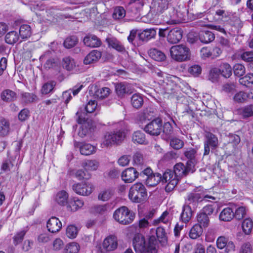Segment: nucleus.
Returning <instances> with one entry per match:
<instances>
[{"mask_svg":"<svg viewBox=\"0 0 253 253\" xmlns=\"http://www.w3.org/2000/svg\"><path fill=\"white\" fill-rule=\"evenodd\" d=\"M129 199L134 203H139L147 198V192L145 186L141 182L133 184L129 189Z\"/></svg>","mask_w":253,"mask_h":253,"instance_id":"obj_1","label":"nucleus"},{"mask_svg":"<svg viewBox=\"0 0 253 253\" xmlns=\"http://www.w3.org/2000/svg\"><path fill=\"white\" fill-rule=\"evenodd\" d=\"M133 245L136 253H152L156 251L155 247L140 234L135 235Z\"/></svg>","mask_w":253,"mask_h":253,"instance_id":"obj_2","label":"nucleus"},{"mask_svg":"<svg viewBox=\"0 0 253 253\" xmlns=\"http://www.w3.org/2000/svg\"><path fill=\"white\" fill-rule=\"evenodd\" d=\"M135 216V213L125 206L118 208L113 214L114 219L122 225H127L131 223L133 221Z\"/></svg>","mask_w":253,"mask_h":253,"instance_id":"obj_3","label":"nucleus"},{"mask_svg":"<svg viewBox=\"0 0 253 253\" xmlns=\"http://www.w3.org/2000/svg\"><path fill=\"white\" fill-rule=\"evenodd\" d=\"M159 36L160 37H166L168 42L171 44L178 43L182 39V31L178 27L172 29L169 28H160Z\"/></svg>","mask_w":253,"mask_h":253,"instance_id":"obj_4","label":"nucleus"},{"mask_svg":"<svg viewBox=\"0 0 253 253\" xmlns=\"http://www.w3.org/2000/svg\"><path fill=\"white\" fill-rule=\"evenodd\" d=\"M125 137V133L122 130L107 132L104 135L101 143V146L102 147H108L115 144H119L124 140Z\"/></svg>","mask_w":253,"mask_h":253,"instance_id":"obj_5","label":"nucleus"},{"mask_svg":"<svg viewBox=\"0 0 253 253\" xmlns=\"http://www.w3.org/2000/svg\"><path fill=\"white\" fill-rule=\"evenodd\" d=\"M170 54L173 59L179 62L189 60L190 58L189 49L183 44L172 46L170 49Z\"/></svg>","mask_w":253,"mask_h":253,"instance_id":"obj_6","label":"nucleus"},{"mask_svg":"<svg viewBox=\"0 0 253 253\" xmlns=\"http://www.w3.org/2000/svg\"><path fill=\"white\" fill-rule=\"evenodd\" d=\"M76 115L77 116V122L81 125L78 132V135L82 138L84 137L89 132L92 126L91 120L86 119L84 117V114L81 112V111H78Z\"/></svg>","mask_w":253,"mask_h":253,"instance_id":"obj_7","label":"nucleus"},{"mask_svg":"<svg viewBox=\"0 0 253 253\" xmlns=\"http://www.w3.org/2000/svg\"><path fill=\"white\" fill-rule=\"evenodd\" d=\"M162 182L167 183L166 186V191L168 192L171 191L174 189L177 184L179 179L175 175L173 170L168 169L163 174L162 176Z\"/></svg>","mask_w":253,"mask_h":253,"instance_id":"obj_8","label":"nucleus"},{"mask_svg":"<svg viewBox=\"0 0 253 253\" xmlns=\"http://www.w3.org/2000/svg\"><path fill=\"white\" fill-rule=\"evenodd\" d=\"M194 170V163L191 161H188L186 166L181 163L176 164L174 167L173 171L179 179L183 176L186 175L189 172H193Z\"/></svg>","mask_w":253,"mask_h":253,"instance_id":"obj_9","label":"nucleus"},{"mask_svg":"<svg viewBox=\"0 0 253 253\" xmlns=\"http://www.w3.org/2000/svg\"><path fill=\"white\" fill-rule=\"evenodd\" d=\"M218 145L217 137L213 134L208 132L206 135V140L204 142V156L208 155L210 154L211 147L212 150L215 149Z\"/></svg>","mask_w":253,"mask_h":253,"instance_id":"obj_10","label":"nucleus"},{"mask_svg":"<svg viewBox=\"0 0 253 253\" xmlns=\"http://www.w3.org/2000/svg\"><path fill=\"white\" fill-rule=\"evenodd\" d=\"M118 247L117 238L114 236H109L103 241L100 253H107L115 250Z\"/></svg>","mask_w":253,"mask_h":253,"instance_id":"obj_11","label":"nucleus"},{"mask_svg":"<svg viewBox=\"0 0 253 253\" xmlns=\"http://www.w3.org/2000/svg\"><path fill=\"white\" fill-rule=\"evenodd\" d=\"M162 121L157 118L148 124L145 127L144 130L148 133L152 135H159L162 131Z\"/></svg>","mask_w":253,"mask_h":253,"instance_id":"obj_12","label":"nucleus"},{"mask_svg":"<svg viewBox=\"0 0 253 253\" xmlns=\"http://www.w3.org/2000/svg\"><path fill=\"white\" fill-rule=\"evenodd\" d=\"M73 190L78 194L82 196H87L92 191L93 186L88 182L78 183L72 186Z\"/></svg>","mask_w":253,"mask_h":253,"instance_id":"obj_13","label":"nucleus"},{"mask_svg":"<svg viewBox=\"0 0 253 253\" xmlns=\"http://www.w3.org/2000/svg\"><path fill=\"white\" fill-rule=\"evenodd\" d=\"M207 199H210L211 200H215V198L211 196L208 195H203L200 192L197 191H193L189 193L187 195V201L188 204H196L197 203L202 201L203 199L206 200Z\"/></svg>","mask_w":253,"mask_h":253,"instance_id":"obj_14","label":"nucleus"},{"mask_svg":"<svg viewBox=\"0 0 253 253\" xmlns=\"http://www.w3.org/2000/svg\"><path fill=\"white\" fill-rule=\"evenodd\" d=\"M138 172L133 168H129L126 169L122 173V178L126 183H131L138 176Z\"/></svg>","mask_w":253,"mask_h":253,"instance_id":"obj_15","label":"nucleus"},{"mask_svg":"<svg viewBox=\"0 0 253 253\" xmlns=\"http://www.w3.org/2000/svg\"><path fill=\"white\" fill-rule=\"evenodd\" d=\"M74 146L80 149V153L82 155L86 156L94 153L96 150L95 146L88 143L75 142Z\"/></svg>","mask_w":253,"mask_h":253,"instance_id":"obj_16","label":"nucleus"},{"mask_svg":"<svg viewBox=\"0 0 253 253\" xmlns=\"http://www.w3.org/2000/svg\"><path fill=\"white\" fill-rule=\"evenodd\" d=\"M47 228L51 233H56L59 231L62 227V223L58 218L53 216L47 222Z\"/></svg>","mask_w":253,"mask_h":253,"instance_id":"obj_17","label":"nucleus"},{"mask_svg":"<svg viewBox=\"0 0 253 253\" xmlns=\"http://www.w3.org/2000/svg\"><path fill=\"white\" fill-rule=\"evenodd\" d=\"M84 43L88 47L94 48L101 45V41L95 35L89 34L86 35L83 40Z\"/></svg>","mask_w":253,"mask_h":253,"instance_id":"obj_18","label":"nucleus"},{"mask_svg":"<svg viewBox=\"0 0 253 253\" xmlns=\"http://www.w3.org/2000/svg\"><path fill=\"white\" fill-rule=\"evenodd\" d=\"M89 91L93 93L94 95L98 98L104 99L107 97L110 93V89L108 87L98 88L97 86L91 87Z\"/></svg>","mask_w":253,"mask_h":253,"instance_id":"obj_19","label":"nucleus"},{"mask_svg":"<svg viewBox=\"0 0 253 253\" xmlns=\"http://www.w3.org/2000/svg\"><path fill=\"white\" fill-rule=\"evenodd\" d=\"M108 46L114 48L118 52L122 53L126 52V50L124 45L121 42L115 38H108L106 40Z\"/></svg>","mask_w":253,"mask_h":253,"instance_id":"obj_20","label":"nucleus"},{"mask_svg":"<svg viewBox=\"0 0 253 253\" xmlns=\"http://www.w3.org/2000/svg\"><path fill=\"white\" fill-rule=\"evenodd\" d=\"M101 52L97 50H93L84 58V63L88 65L97 62L101 57Z\"/></svg>","mask_w":253,"mask_h":253,"instance_id":"obj_21","label":"nucleus"},{"mask_svg":"<svg viewBox=\"0 0 253 253\" xmlns=\"http://www.w3.org/2000/svg\"><path fill=\"white\" fill-rule=\"evenodd\" d=\"M68 193L64 190H61L56 193L54 201L58 205L63 206L68 204Z\"/></svg>","mask_w":253,"mask_h":253,"instance_id":"obj_22","label":"nucleus"},{"mask_svg":"<svg viewBox=\"0 0 253 253\" xmlns=\"http://www.w3.org/2000/svg\"><path fill=\"white\" fill-rule=\"evenodd\" d=\"M171 0H155L153 7L158 12L162 13L168 8Z\"/></svg>","mask_w":253,"mask_h":253,"instance_id":"obj_23","label":"nucleus"},{"mask_svg":"<svg viewBox=\"0 0 253 253\" xmlns=\"http://www.w3.org/2000/svg\"><path fill=\"white\" fill-rule=\"evenodd\" d=\"M248 98L253 99L252 92L248 93L243 91H240L237 92L233 97V100L237 103H242L245 102Z\"/></svg>","mask_w":253,"mask_h":253,"instance_id":"obj_24","label":"nucleus"},{"mask_svg":"<svg viewBox=\"0 0 253 253\" xmlns=\"http://www.w3.org/2000/svg\"><path fill=\"white\" fill-rule=\"evenodd\" d=\"M192 216V211L190 206L189 205H184L180 214V219L182 222L187 223L190 221Z\"/></svg>","mask_w":253,"mask_h":253,"instance_id":"obj_25","label":"nucleus"},{"mask_svg":"<svg viewBox=\"0 0 253 253\" xmlns=\"http://www.w3.org/2000/svg\"><path fill=\"white\" fill-rule=\"evenodd\" d=\"M234 212L229 207L224 208L219 214V219L224 221H230L234 217Z\"/></svg>","mask_w":253,"mask_h":253,"instance_id":"obj_26","label":"nucleus"},{"mask_svg":"<svg viewBox=\"0 0 253 253\" xmlns=\"http://www.w3.org/2000/svg\"><path fill=\"white\" fill-rule=\"evenodd\" d=\"M199 38L202 42L208 43L213 41L215 36L214 34L211 31H202L199 33Z\"/></svg>","mask_w":253,"mask_h":253,"instance_id":"obj_27","label":"nucleus"},{"mask_svg":"<svg viewBox=\"0 0 253 253\" xmlns=\"http://www.w3.org/2000/svg\"><path fill=\"white\" fill-rule=\"evenodd\" d=\"M161 174L159 173H155L151 174L146 179V184L148 186L153 187L156 186L162 181Z\"/></svg>","mask_w":253,"mask_h":253,"instance_id":"obj_28","label":"nucleus"},{"mask_svg":"<svg viewBox=\"0 0 253 253\" xmlns=\"http://www.w3.org/2000/svg\"><path fill=\"white\" fill-rule=\"evenodd\" d=\"M203 233V227L199 224L194 225L189 232V236L192 239H196Z\"/></svg>","mask_w":253,"mask_h":253,"instance_id":"obj_29","label":"nucleus"},{"mask_svg":"<svg viewBox=\"0 0 253 253\" xmlns=\"http://www.w3.org/2000/svg\"><path fill=\"white\" fill-rule=\"evenodd\" d=\"M148 54L151 58L157 61H162L166 59L165 54L156 48L150 49L148 51Z\"/></svg>","mask_w":253,"mask_h":253,"instance_id":"obj_30","label":"nucleus"},{"mask_svg":"<svg viewBox=\"0 0 253 253\" xmlns=\"http://www.w3.org/2000/svg\"><path fill=\"white\" fill-rule=\"evenodd\" d=\"M132 140L134 143L145 144L146 139L145 134L141 131H135L132 136Z\"/></svg>","mask_w":253,"mask_h":253,"instance_id":"obj_31","label":"nucleus"},{"mask_svg":"<svg viewBox=\"0 0 253 253\" xmlns=\"http://www.w3.org/2000/svg\"><path fill=\"white\" fill-rule=\"evenodd\" d=\"M10 129L9 121L5 118L0 119V135L4 136L6 135Z\"/></svg>","mask_w":253,"mask_h":253,"instance_id":"obj_32","label":"nucleus"},{"mask_svg":"<svg viewBox=\"0 0 253 253\" xmlns=\"http://www.w3.org/2000/svg\"><path fill=\"white\" fill-rule=\"evenodd\" d=\"M1 99L5 102H11L16 99V94L12 90L6 89L1 94Z\"/></svg>","mask_w":253,"mask_h":253,"instance_id":"obj_33","label":"nucleus"},{"mask_svg":"<svg viewBox=\"0 0 253 253\" xmlns=\"http://www.w3.org/2000/svg\"><path fill=\"white\" fill-rule=\"evenodd\" d=\"M238 113L243 118H247L253 116V105L247 106L238 110Z\"/></svg>","mask_w":253,"mask_h":253,"instance_id":"obj_34","label":"nucleus"},{"mask_svg":"<svg viewBox=\"0 0 253 253\" xmlns=\"http://www.w3.org/2000/svg\"><path fill=\"white\" fill-rule=\"evenodd\" d=\"M84 205V202L79 199H75L73 201H70L67 205V209L72 211H77L81 208Z\"/></svg>","mask_w":253,"mask_h":253,"instance_id":"obj_35","label":"nucleus"},{"mask_svg":"<svg viewBox=\"0 0 253 253\" xmlns=\"http://www.w3.org/2000/svg\"><path fill=\"white\" fill-rule=\"evenodd\" d=\"M83 167L86 171H94L98 169L99 163L96 160H87L83 163Z\"/></svg>","mask_w":253,"mask_h":253,"instance_id":"obj_36","label":"nucleus"},{"mask_svg":"<svg viewBox=\"0 0 253 253\" xmlns=\"http://www.w3.org/2000/svg\"><path fill=\"white\" fill-rule=\"evenodd\" d=\"M131 104L136 109L140 108L143 104V99L140 94L135 93L131 98Z\"/></svg>","mask_w":253,"mask_h":253,"instance_id":"obj_37","label":"nucleus"},{"mask_svg":"<svg viewBox=\"0 0 253 253\" xmlns=\"http://www.w3.org/2000/svg\"><path fill=\"white\" fill-rule=\"evenodd\" d=\"M220 73L225 78H229L232 75V68L226 63H222L218 69Z\"/></svg>","mask_w":253,"mask_h":253,"instance_id":"obj_38","label":"nucleus"},{"mask_svg":"<svg viewBox=\"0 0 253 253\" xmlns=\"http://www.w3.org/2000/svg\"><path fill=\"white\" fill-rule=\"evenodd\" d=\"M62 66L68 71L73 70L76 66L74 59L70 57H66L62 60Z\"/></svg>","mask_w":253,"mask_h":253,"instance_id":"obj_39","label":"nucleus"},{"mask_svg":"<svg viewBox=\"0 0 253 253\" xmlns=\"http://www.w3.org/2000/svg\"><path fill=\"white\" fill-rule=\"evenodd\" d=\"M116 90L119 96H123L126 93H130L128 85L124 83H119L116 85Z\"/></svg>","mask_w":253,"mask_h":253,"instance_id":"obj_40","label":"nucleus"},{"mask_svg":"<svg viewBox=\"0 0 253 253\" xmlns=\"http://www.w3.org/2000/svg\"><path fill=\"white\" fill-rule=\"evenodd\" d=\"M31 28L29 25L23 24L20 26L19 35L22 39L28 38L31 35Z\"/></svg>","mask_w":253,"mask_h":253,"instance_id":"obj_41","label":"nucleus"},{"mask_svg":"<svg viewBox=\"0 0 253 253\" xmlns=\"http://www.w3.org/2000/svg\"><path fill=\"white\" fill-rule=\"evenodd\" d=\"M197 219L200 225L202 227H207L210 223L209 216L200 212L197 215Z\"/></svg>","mask_w":253,"mask_h":253,"instance_id":"obj_42","label":"nucleus"},{"mask_svg":"<svg viewBox=\"0 0 253 253\" xmlns=\"http://www.w3.org/2000/svg\"><path fill=\"white\" fill-rule=\"evenodd\" d=\"M156 235L158 240L163 245L167 242V236L165 230L163 227H159L156 229Z\"/></svg>","mask_w":253,"mask_h":253,"instance_id":"obj_43","label":"nucleus"},{"mask_svg":"<svg viewBox=\"0 0 253 253\" xmlns=\"http://www.w3.org/2000/svg\"><path fill=\"white\" fill-rule=\"evenodd\" d=\"M55 81H49L43 84L41 89V92L43 94H47L51 92L56 85Z\"/></svg>","mask_w":253,"mask_h":253,"instance_id":"obj_44","label":"nucleus"},{"mask_svg":"<svg viewBox=\"0 0 253 253\" xmlns=\"http://www.w3.org/2000/svg\"><path fill=\"white\" fill-rule=\"evenodd\" d=\"M19 39V35L15 31H11L8 33L5 37V41L8 44H13L17 42Z\"/></svg>","mask_w":253,"mask_h":253,"instance_id":"obj_45","label":"nucleus"},{"mask_svg":"<svg viewBox=\"0 0 253 253\" xmlns=\"http://www.w3.org/2000/svg\"><path fill=\"white\" fill-rule=\"evenodd\" d=\"M22 100L25 103H33L38 100L37 96L33 93L24 92L22 93Z\"/></svg>","mask_w":253,"mask_h":253,"instance_id":"obj_46","label":"nucleus"},{"mask_svg":"<svg viewBox=\"0 0 253 253\" xmlns=\"http://www.w3.org/2000/svg\"><path fill=\"white\" fill-rule=\"evenodd\" d=\"M253 227V222L251 219L246 218L242 223L243 230L246 234H250Z\"/></svg>","mask_w":253,"mask_h":253,"instance_id":"obj_47","label":"nucleus"},{"mask_svg":"<svg viewBox=\"0 0 253 253\" xmlns=\"http://www.w3.org/2000/svg\"><path fill=\"white\" fill-rule=\"evenodd\" d=\"M126 15V11L122 6H118L114 9L113 17L116 20L123 18Z\"/></svg>","mask_w":253,"mask_h":253,"instance_id":"obj_48","label":"nucleus"},{"mask_svg":"<svg viewBox=\"0 0 253 253\" xmlns=\"http://www.w3.org/2000/svg\"><path fill=\"white\" fill-rule=\"evenodd\" d=\"M78 233L77 227L73 225H69L66 229V235L71 239L75 238Z\"/></svg>","mask_w":253,"mask_h":253,"instance_id":"obj_49","label":"nucleus"},{"mask_svg":"<svg viewBox=\"0 0 253 253\" xmlns=\"http://www.w3.org/2000/svg\"><path fill=\"white\" fill-rule=\"evenodd\" d=\"M113 192L110 189H106L102 191L98 195V199L103 201H107L109 200L112 195Z\"/></svg>","mask_w":253,"mask_h":253,"instance_id":"obj_50","label":"nucleus"},{"mask_svg":"<svg viewBox=\"0 0 253 253\" xmlns=\"http://www.w3.org/2000/svg\"><path fill=\"white\" fill-rule=\"evenodd\" d=\"M233 70L235 75L239 77L243 76L246 72L245 67L241 64H236Z\"/></svg>","mask_w":253,"mask_h":253,"instance_id":"obj_51","label":"nucleus"},{"mask_svg":"<svg viewBox=\"0 0 253 253\" xmlns=\"http://www.w3.org/2000/svg\"><path fill=\"white\" fill-rule=\"evenodd\" d=\"M188 73L194 77H198L201 74L202 68L199 65H193L188 69Z\"/></svg>","mask_w":253,"mask_h":253,"instance_id":"obj_52","label":"nucleus"},{"mask_svg":"<svg viewBox=\"0 0 253 253\" xmlns=\"http://www.w3.org/2000/svg\"><path fill=\"white\" fill-rule=\"evenodd\" d=\"M78 42L77 38L75 36H72L66 39L64 41V46L67 48H71L74 47Z\"/></svg>","mask_w":253,"mask_h":253,"instance_id":"obj_53","label":"nucleus"},{"mask_svg":"<svg viewBox=\"0 0 253 253\" xmlns=\"http://www.w3.org/2000/svg\"><path fill=\"white\" fill-rule=\"evenodd\" d=\"M236 84L234 83H227L222 85V91L227 93H232L236 90Z\"/></svg>","mask_w":253,"mask_h":253,"instance_id":"obj_54","label":"nucleus"},{"mask_svg":"<svg viewBox=\"0 0 253 253\" xmlns=\"http://www.w3.org/2000/svg\"><path fill=\"white\" fill-rule=\"evenodd\" d=\"M170 145L173 149L178 150L183 146L184 142L178 138H173L170 141Z\"/></svg>","mask_w":253,"mask_h":253,"instance_id":"obj_55","label":"nucleus"},{"mask_svg":"<svg viewBox=\"0 0 253 253\" xmlns=\"http://www.w3.org/2000/svg\"><path fill=\"white\" fill-rule=\"evenodd\" d=\"M240 83L246 86L249 84H253V74H248L244 77L240 78Z\"/></svg>","mask_w":253,"mask_h":253,"instance_id":"obj_56","label":"nucleus"},{"mask_svg":"<svg viewBox=\"0 0 253 253\" xmlns=\"http://www.w3.org/2000/svg\"><path fill=\"white\" fill-rule=\"evenodd\" d=\"M219 74L220 72L218 69L216 68H212V69L211 70L209 73V80L211 81L212 82H216L218 79Z\"/></svg>","mask_w":253,"mask_h":253,"instance_id":"obj_57","label":"nucleus"},{"mask_svg":"<svg viewBox=\"0 0 253 253\" xmlns=\"http://www.w3.org/2000/svg\"><path fill=\"white\" fill-rule=\"evenodd\" d=\"M169 213L167 211H164L162 215L157 219L154 220L153 224L156 225L160 222L168 223L169 222V217L168 215Z\"/></svg>","mask_w":253,"mask_h":253,"instance_id":"obj_58","label":"nucleus"},{"mask_svg":"<svg viewBox=\"0 0 253 253\" xmlns=\"http://www.w3.org/2000/svg\"><path fill=\"white\" fill-rule=\"evenodd\" d=\"M246 213V209L244 207L238 208L234 212V217L238 220H240L244 217Z\"/></svg>","mask_w":253,"mask_h":253,"instance_id":"obj_59","label":"nucleus"},{"mask_svg":"<svg viewBox=\"0 0 253 253\" xmlns=\"http://www.w3.org/2000/svg\"><path fill=\"white\" fill-rule=\"evenodd\" d=\"M228 241V239L224 236L219 237L216 240L217 247L219 249H224Z\"/></svg>","mask_w":253,"mask_h":253,"instance_id":"obj_60","label":"nucleus"},{"mask_svg":"<svg viewBox=\"0 0 253 253\" xmlns=\"http://www.w3.org/2000/svg\"><path fill=\"white\" fill-rule=\"evenodd\" d=\"M156 29L155 28L146 29L142 32V34L147 39L154 38L156 35Z\"/></svg>","mask_w":253,"mask_h":253,"instance_id":"obj_61","label":"nucleus"},{"mask_svg":"<svg viewBox=\"0 0 253 253\" xmlns=\"http://www.w3.org/2000/svg\"><path fill=\"white\" fill-rule=\"evenodd\" d=\"M219 43L220 45L225 49L229 50L231 48V43L230 42L224 37L219 38Z\"/></svg>","mask_w":253,"mask_h":253,"instance_id":"obj_62","label":"nucleus"},{"mask_svg":"<svg viewBox=\"0 0 253 253\" xmlns=\"http://www.w3.org/2000/svg\"><path fill=\"white\" fill-rule=\"evenodd\" d=\"M241 58L246 62H253V52L246 51L244 52L240 55Z\"/></svg>","mask_w":253,"mask_h":253,"instance_id":"obj_63","label":"nucleus"},{"mask_svg":"<svg viewBox=\"0 0 253 253\" xmlns=\"http://www.w3.org/2000/svg\"><path fill=\"white\" fill-rule=\"evenodd\" d=\"M215 15L219 16L221 20H226L229 16V13L224 10L219 9L215 11Z\"/></svg>","mask_w":253,"mask_h":253,"instance_id":"obj_64","label":"nucleus"}]
</instances>
